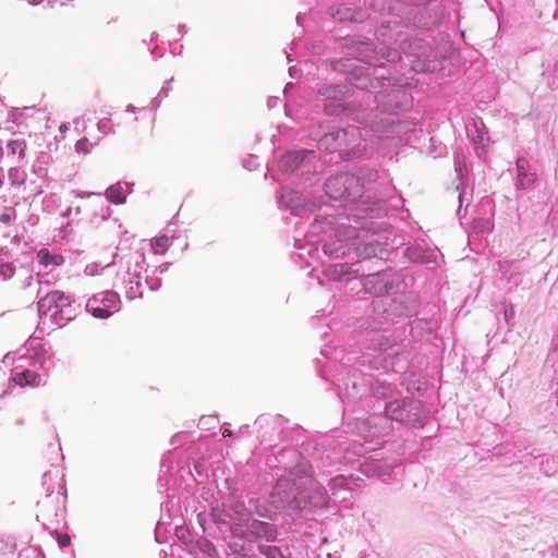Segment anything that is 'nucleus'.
Instances as JSON below:
<instances>
[{
    "mask_svg": "<svg viewBox=\"0 0 558 558\" xmlns=\"http://www.w3.org/2000/svg\"><path fill=\"white\" fill-rule=\"evenodd\" d=\"M9 178L13 185H23L26 181V173L21 168H11L9 170Z\"/></svg>",
    "mask_w": 558,
    "mask_h": 558,
    "instance_id": "obj_14",
    "label": "nucleus"
},
{
    "mask_svg": "<svg viewBox=\"0 0 558 558\" xmlns=\"http://www.w3.org/2000/svg\"><path fill=\"white\" fill-rule=\"evenodd\" d=\"M14 274L15 267L12 264L5 263L0 265V281L11 279Z\"/></svg>",
    "mask_w": 558,
    "mask_h": 558,
    "instance_id": "obj_16",
    "label": "nucleus"
},
{
    "mask_svg": "<svg viewBox=\"0 0 558 558\" xmlns=\"http://www.w3.org/2000/svg\"><path fill=\"white\" fill-rule=\"evenodd\" d=\"M305 157L304 151H291L284 155L282 162L289 169H296Z\"/></svg>",
    "mask_w": 558,
    "mask_h": 558,
    "instance_id": "obj_11",
    "label": "nucleus"
},
{
    "mask_svg": "<svg viewBox=\"0 0 558 558\" xmlns=\"http://www.w3.org/2000/svg\"><path fill=\"white\" fill-rule=\"evenodd\" d=\"M326 194L332 199H355L360 196L359 180L351 174H339L329 178L325 183Z\"/></svg>",
    "mask_w": 558,
    "mask_h": 558,
    "instance_id": "obj_2",
    "label": "nucleus"
},
{
    "mask_svg": "<svg viewBox=\"0 0 558 558\" xmlns=\"http://www.w3.org/2000/svg\"><path fill=\"white\" fill-rule=\"evenodd\" d=\"M13 381L21 387H38L41 383V377L34 371L23 369L14 373Z\"/></svg>",
    "mask_w": 558,
    "mask_h": 558,
    "instance_id": "obj_7",
    "label": "nucleus"
},
{
    "mask_svg": "<svg viewBox=\"0 0 558 558\" xmlns=\"http://www.w3.org/2000/svg\"><path fill=\"white\" fill-rule=\"evenodd\" d=\"M357 129L355 128H350V129H347V130H341V131H338L336 133V140H341V141H344V138L350 135L352 137H355L357 135Z\"/></svg>",
    "mask_w": 558,
    "mask_h": 558,
    "instance_id": "obj_19",
    "label": "nucleus"
},
{
    "mask_svg": "<svg viewBox=\"0 0 558 558\" xmlns=\"http://www.w3.org/2000/svg\"><path fill=\"white\" fill-rule=\"evenodd\" d=\"M381 98H387V100L389 101V104L397 98V95L396 94H389V95H380Z\"/></svg>",
    "mask_w": 558,
    "mask_h": 558,
    "instance_id": "obj_23",
    "label": "nucleus"
},
{
    "mask_svg": "<svg viewBox=\"0 0 558 558\" xmlns=\"http://www.w3.org/2000/svg\"><path fill=\"white\" fill-rule=\"evenodd\" d=\"M57 542L60 547H68L71 545V537L68 534H57Z\"/></svg>",
    "mask_w": 558,
    "mask_h": 558,
    "instance_id": "obj_20",
    "label": "nucleus"
},
{
    "mask_svg": "<svg viewBox=\"0 0 558 558\" xmlns=\"http://www.w3.org/2000/svg\"><path fill=\"white\" fill-rule=\"evenodd\" d=\"M59 130H60L61 133H64V132L68 131V125L66 124H61Z\"/></svg>",
    "mask_w": 558,
    "mask_h": 558,
    "instance_id": "obj_27",
    "label": "nucleus"
},
{
    "mask_svg": "<svg viewBox=\"0 0 558 558\" xmlns=\"http://www.w3.org/2000/svg\"><path fill=\"white\" fill-rule=\"evenodd\" d=\"M332 482L335 483V485H342V483L344 482V478L343 477H336V478H333Z\"/></svg>",
    "mask_w": 558,
    "mask_h": 558,
    "instance_id": "obj_25",
    "label": "nucleus"
},
{
    "mask_svg": "<svg viewBox=\"0 0 558 558\" xmlns=\"http://www.w3.org/2000/svg\"><path fill=\"white\" fill-rule=\"evenodd\" d=\"M391 110H392V109H391L390 107H386V106H385L384 108H381V111H383V112L391 111Z\"/></svg>",
    "mask_w": 558,
    "mask_h": 558,
    "instance_id": "obj_28",
    "label": "nucleus"
},
{
    "mask_svg": "<svg viewBox=\"0 0 558 558\" xmlns=\"http://www.w3.org/2000/svg\"><path fill=\"white\" fill-rule=\"evenodd\" d=\"M409 407L411 404L408 405L404 401L396 400L387 404L386 413L391 420L405 422L409 420Z\"/></svg>",
    "mask_w": 558,
    "mask_h": 558,
    "instance_id": "obj_6",
    "label": "nucleus"
},
{
    "mask_svg": "<svg viewBox=\"0 0 558 558\" xmlns=\"http://www.w3.org/2000/svg\"><path fill=\"white\" fill-rule=\"evenodd\" d=\"M295 498V488L294 484L290 482L288 478L278 480L274 490L271 493L272 504H275L278 508L283 507L284 505L291 504Z\"/></svg>",
    "mask_w": 558,
    "mask_h": 558,
    "instance_id": "obj_4",
    "label": "nucleus"
},
{
    "mask_svg": "<svg viewBox=\"0 0 558 558\" xmlns=\"http://www.w3.org/2000/svg\"><path fill=\"white\" fill-rule=\"evenodd\" d=\"M393 123L395 121L392 119H387L384 123L372 122L369 126L374 131H387Z\"/></svg>",
    "mask_w": 558,
    "mask_h": 558,
    "instance_id": "obj_18",
    "label": "nucleus"
},
{
    "mask_svg": "<svg viewBox=\"0 0 558 558\" xmlns=\"http://www.w3.org/2000/svg\"><path fill=\"white\" fill-rule=\"evenodd\" d=\"M252 527L253 532L258 537H264L267 541H274L276 538V530L272 527V525L264 522H254Z\"/></svg>",
    "mask_w": 558,
    "mask_h": 558,
    "instance_id": "obj_9",
    "label": "nucleus"
},
{
    "mask_svg": "<svg viewBox=\"0 0 558 558\" xmlns=\"http://www.w3.org/2000/svg\"><path fill=\"white\" fill-rule=\"evenodd\" d=\"M329 138V136H325L322 141H320V145H324L325 142H327Z\"/></svg>",
    "mask_w": 558,
    "mask_h": 558,
    "instance_id": "obj_29",
    "label": "nucleus"
},
{
    "mask_svg": "<svg viewBox=\"0 0 558 558\" xmlns=\"http://www.w3.org/2000/svg\"><path fill=\"white\" fill-rule=\"evenodd\" d=\"M231 435H232V432H231L230 429H225V430L222 432V436H223V437H229V436H231Z\"/></svg>",
    "mask_w": 558,
    "mask_h": 558,
    "instance_id": "obj_26",
    "label": "nucleus"
},
{
    "mask_svg": "<svg viewBox=\"0 0 558 558\" xmlns=\"http://www.w3.org/2000/svg\"><path fill=\"white\" fill-rule=\"evenodd\" d=\"M529 161L525 158H518L517 160V171H518V189H526L530 187L536 180L535 173L527 172Z\"/></svg>",
    "mask_w": 558,
    "mask_h": 558,
    "instance_id": "obj_5",
    "label": "nucleus"
},
{
    "mask_svg": "<svg viewBox=\"0 0 558 558\" xmlns=\"http://www.w3.org/2000/svg\"><path fill=\"white\" fill-rule=\"evenodd\" d=\"M121 308V300L113 291H102L87 301L86 310L94 317L105 319Z\"/></svg>",
    "mask_w": 558,
    "mask_h": 558,
    "instance_id": "obj_3",
    "label": "nucleus"
},
{
    "mask_svg": "<svg viewBox=\"0 0 558 558\" xmlns=\"http://www.w3.org/2000/svg\"><path fill=\"white\" fill-rule=\"evenodd\" d=\"M150 245L155 254L163 255L170 246V239L163 234L151 240Z\"/></svg>",
    "mask_w": 558,
    "mask_h": 558,
    "instance_id": "obj_12",
    "label": "nucleus"
},
{
    "mask_svg": "<svg viewBox=\"0 0 558 558\" xmlns=\"http://www.w3.org/2000/svg\"><path fill=\"white\" fill-rule=\"evenodd\" d=\"M259 551L265 555L267 558H284L282 551L279 547L276 546H259Z\"/></svg>",
    "mask_w": 558,
    "mask_h": 558,
    "instance_id": "obj_15",
    "label": "nucleus"
},
{
    "mask_svg": "<svg viewBox=\"0 0 558 558\" xmlns=\"http://www.w3.org/2000/svg\"><path fill=\"white\" fill-rule=\"evenodd\" d=\"M11 220L12 216L10 213L5 211L0 215V222H2L3 225H9Z\"/></svg>",
    "mask_w": 558,
    "mask_h": 558,
    "instance_id": "obj_22",
    "label": "nucleus"
},
{
    "mask_svg": "<svg viewBox=\"0 0 558 558\" xmlns=\"http://www.w3.org/2000/svg\"><path fill=\"white\" fill-rule=\"evenodd\" d=\"M360 88H364L365 86L362 84H356Z\"/></svg>",
    "mask_w": 558,
    "mask_h": 558,
    "instance_id": "obj_30",
    "label": "nucleus"
},
{
    "mask_svg": "<svg viewBox=\"0 0 558 558\" xmlns=\"http://www.w3.org/2000/svg\"><path fill=\"white\" fill-rule=\"evenodd\" d=\"M37 256L39 258L40 264H43L44 266H49V265L59 266L64 260L62 255H59V254L52 255L46 248L40 250L38 252Z\"/></svg>",
    "mask_w": 558,
    "mask_h": 558,
    "instance_id": "obj_10",
    "label": "nucleus"
},
{
    "mask_svg": "<svg viewBox=\"0 0 558 558\" xmlns=\"http://www.w3.org/2000/svg\"><path fill=\"white\" fill-rule=\"evenodd\" d=\"M26 142L24 140H11L8 143V149L12 155L19 156V159L22 160L26 155Z\"/></svg>",
    "mask_w": 558,
    "mask_h": 558,
    "instance_id": "obj_13",
    "label": "nucleus"
},
{
    "mask_svg": "<svg viewBox=\"0 0 558 558\" xmlns=\"http://www.w3.org/2000/svg\"><path fill=\"white\" fill-rule=\"evenodd\" d=\"M380 51H381V58L387 61L395 62L400 59V54L397 50H392L389 48H381Z\"/></svg>",
    "mask_w": 558,
    "mask_h": 558,
    "instance_id": "obj_17",
    "label": "nucleus"
},
{
    "mask_svg": "<svg viewBox=\"0 0 558 558\" xmlns=\"http://www.w3.org/2000/svg\"><path fill=\"white\" fill-rule=\"evenodd\" d=\"M322 94L326 95L328 97L336 98V97H338L341 94V90L338 89L337 87H327L324 90H322Z\"/></svg>",
    "mask_w": 558,
    "mask_h": 558,
    "instance_id": "obj_21",
    "label": "nucleus"
},
{
    "mask_svg": "<svg viewBox=\"0 0 558 558\" xmlns=\"http://www.w3.org/2000/svg\"><path fill=\"white\" fill-rule=\"evenodd\" d=\"M37 307L39 315L48 317L59 327L66 325L74 317L71 296L60 290L50 291L41 296Z\"/></svg>",
    "mask_w": 558,
    "mask_h": 558,
    "instance_id": "obj_1",
    "label": "nucleus"
},
{
    "mask_svg": "<svg viewBox=\"0 0 558 558\" xmlns=\"http://www.w3.org/2000/svg\"><path fill=\"white\" fill-rule=\"evenodd\" d=\"M108 201L114 204H123L125 202V192L120 183L109 186L105 192Z\"/></svg>",
    "mask_w": 558,
    "mask_h": 558,
    "instance_id": "obj_8",
    "label": "nucleus"
},
{
    "mask_svg": "<svg viewBox=\"0 0 558 558\" xmlns=\"http://www.w3.org/2000/svg\"><path fill=\"white\" fill-rule=\"evenodd\" d=\"M365 250L367 252V255L375 254L376 252V247L373 244L367 245Z\"/></svg>",
    "mask_w": 558,
    "mask_h": 558,
    "instance_id": "obj_24",
    "label": "nucleus"
}]
</instances>
